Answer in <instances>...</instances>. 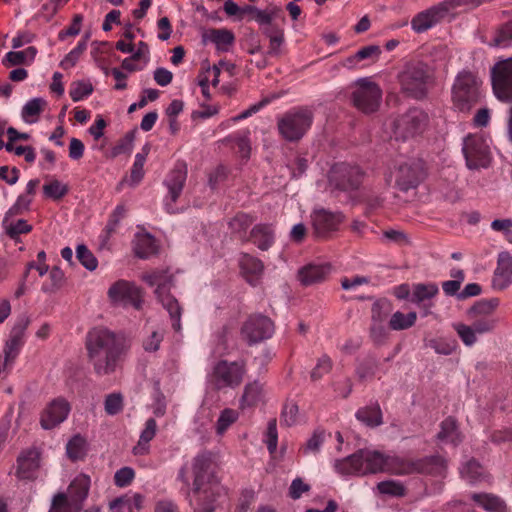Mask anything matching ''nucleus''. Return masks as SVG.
<instances>
[{
    "label": "nucleus",
    "instance_id": "1",
    "mask_svg": "<svg viewBox=\"0 0 512 512\" xmlns=\"http://www.w3.org/2000/svg\"><path fill=\"white\" fill-rule=\"evenodd\" d=\"M86 349L94 371L99 376L113 373L124 351L116 335L104 328H95L88 333Z\"/></svg>",
    "mask_w": 512,
    "mask_h": 512
},
{
    "label": "nucleus",
    "instance_id": "2",
    "mask_svg": "<svg viewBox=\"0 0 512 512\" xmlns=\"http://www.w3.org/2000/svg\"><path fill=\"white\" fill-rule=\"evenodd\" d=\"M335 469L343 475H366L378 472L401 475L402 458L386 456L379 451L360 449L356 453L336 461Z\"/></svg>",
    "mask_w": 512,
    "mask_h": 512
},
{
    "label": "nucleus",
    "instance_id": "3",
    "mask_svg": "<svg viewBox=\"0 0 512 512\" xmlns=\"http://www.w3.org/2000/svg\"><path fill=\"white\" fill-rule=\"evenodd\" d=\"M400 91L407 97L422 100L434 82L433 69L422 61L406 63L398 74Z\"/></svg>",
    "mask_w": 512,
    "mask_h": 512
},
{
    "label": "nucleus",
    "instance_id": "4",
    "mask_svg": "<svg viewBox=\"0 0 512 512\" xmlns=\"http://www.w3.org/2000/svg\"><path fill=\"white\" fill-rule=\"evenodd\" d=\"M192 472L194 475L193 493L198 496V501L216 500L222 487L214 472L212 453L204 451L194 457Z\"/></svg>",
    "mask_w": 512,
    "mask_h": 512
},
{
    "label": "nucleus",
    "instance_id": "5",
    "mask_svg": "<svg viewBox=\"0 0 512 512\" xmlns=\"http://www.w3.org/2000/svg\"><path fill=\"white\" fill-rule=\"evenodd\" d=\"M149 286H156L155 294L162 306L168 311L172 320V327L175 331L181 329L182 308L177 299L170 294V289L174 286V276L164 269H156L142 276Z\"/></svg>",
    "mask_w": 512,
    "mask_h": 512
},
{
    "label": "nucleus",
    "instance_id": "6",
    "mask_svg": "<svg viewBox=\"0 0 512 512\" xmlns=\"http://www.w3.org/2000/svg\"><path fill=\"white\" fill-rule=\"evenodd\" d=\"M481 80L471 71L458 73L452 86V102L461 112H469L481 100Z\"/></svg>",
    "mask_w": 512,
    "mask_h": 512
},
{
    "label": "nucleus",
    "instance_id": "7",
    "mask_svg": "<svg viewBox=\"0 0 512 512\" xmlns=\"http://www.w3.org/2000/svg\"><path fill=\"white\" fill-rule=\"evenodd\" d=\"M314 119L313 110L309 107H297L286 112L278 119L279 134L289 142H297L310 129Z\"/></svg>",
    "mask_w": 512,
    "mask_h": 512
},
{
    "label": "nucleus",
    "instance_id": "8",
    "mask_svg": "<svg viewBox=\"0 0 512 512\" xmlns=\"http://www.w3.org/2000/svg\"><path fill=\"white\" fill-rule=\"evenodd\" d=\"M364 178L365 172L361 167L342 162L331 168L329 184L335 190L350 193L360 188Z\"/></svg>",
    "mask_w": 512,
    "mask_h": 512
},
{
    "label": "nucleus",
    "instance_id": "9",
    "mask_svg": "<svg viewBox=\"0 0 512 512\" xmlns=\"http://www.w3.org/2000/svg\"><path fill=\"white\" fill-rule=\"evenodd\" d=\"M245 373L244 361L220 360L213 367L210 382L217 390L236 388L242 383Z\"/></svg>",
    "mask_w": 512,
    "mask_h": 512
},
{
    "label": "nucleus",
    "instance_id": "10",
    "mask_svg": "<svg viewBox=\"0 0 512 512\" xmlns=\"http://www.w3.org/2000/svg\"><path fill=\"white\" fill-rule=\"evenodd\" d=\"M274 322L266 315L251 314L242 324L240 334L249 346L258 344L272 337Z\"/></svg>",
    "mask_w": 512,
    "mask_h": 512
},
{
    "label": "nucleus",
    "instance_id": "11",
    "mask_svg": "<svg viewBox=\"0 0 512 512\" xmlns=\"http://www.w3.org/2000/svg\"><path fill=\"white\" fill-rule=\"evenodd\" d=\"M492 90L502 102H512V57L500 60L491 68Z\"/></svg>",
    "mask_w": 512,
    "mask_h": 512
},
{
    "label": "nucleus",
    "instance_id": "12",
    "mask_svg": "<svg viewBox=\"0 0 512 512\" xmlns=\"http://www.w3.org/2000/svg\"><path fill=\"white\" fill-rule=\"evenodd\" d=\"M357 88L352 93V101L354 106L363 113L375 112L380 104L382 91L377 83L368 78L358 79Z\"/></svg>",
    "mask_w": 512,
    "mask_h": 512
},
{
    "label": "nucleus",
    "instance_id": "13",
    "mask_svg": "<svg viewBox=\"0 0 512 512\" xmlns=\"http://www.w3.org/2000/svg\"><path fill=\"white\" fill-rule=\"evenodd\" d=\"M462 151L469 169L486 168L489 166V147L482 137L477 135H468L465 137Z\"/></svg>",
    "mask_w": 512,
    "mask_h": 512
},
{
    "label": "nucleus",
    "instance_id": "14",
    "mask_svg": "<svg viewBox=\"0 0 512 512\" xmlns=\"http://www.w3.org/2000/svg\"><path fill=\"white\" fill-rule=\"evenodd\" d=\"M395 187L402 192L416 189L425 179L423 164L419 161L405 162L396 167L393 172Z\"/></svg>",
    "mask_w": 512,
    "mask_h": 512
},
{
    "label": "nucleus",
    "instance_id": "15",
    "mask_svg": "<svg viewBox=\"0 0 512 512\" xmlns=\"http://www.w3.org/2000/svg\"><path fill=\"white\" fill-rule=\"evenodd\" d=\"M427 115L417 108L410 109L394 121V134L397 138L408 139L422 133Z\"/></svg>",
    "mask_w": 512,
    "mask_h": 512
},
{
    "label": "nucleus",
    "instance_id": "16",
    "mask_svg": "<svg viewBox=\"0 0 512 512\" xmlns=\"http://www.w3.org/2000/svg\"><path fill=\"white\" fill-rule=\"evenodd\" d=\"M110 300L124 307L132 306L140 310L143 303L142 291L134 283L118 280L108 290Z\"/></svg>",
    "mask_w": 512,
    "mask_h": 512
},
{
    "label": "nucleus",
    "instance_id": "17",
    "mask_svg": "<svg viewBox=\"0 0 512 512\" xmlns=\"http://www.w3.org/2000/svg\"><path fill=\"white\" fill-rule=\"evenodd\" d=\"M446 470V460L440 455L427 456L420 459L402 458L401 475L414 473L442 475Z\"/></svg>",
    "mask_w": 512,
    "mask_h": 512
},
{
    "label": "nucleus",
    "instance_id": "18",
    "mask_svg": "<svg viewBox=\"0 0 512 512\" xmlns=\"http://www.w3.org/2000/svg\"><path fill=\"white\" fill-rule=\"evenodd\" d=\"M345 216L341 212H331L324 208L315 209L311 214L314 234L318 238H325L329 233L338 230Z\"/></svg>",
    "mask_w": 512,
    "mask_h": 512
},
{
    "label": "nucleus",
    "instance_id": "19",
    "mask_svg": "<svg viewBox=\"0 0 512 512\" xmlns=\"http://www.w3.org/2000/svg\"><path fill=\"white\" fill-rule=\"evenodd\" d=\"M70 412V404L64 398L52 400L43 410L40 424L43 429H53L62 423Z\"/></svg>",
    "mask_w": 512,
    "mask_h": 512
},
{
    "label": "nucleus",
    "instance_id": "20",
    "mask_svg": "<svg viewBox=\"0 0 512 512\" xmlns=\"http://www.w3.org/2000/svg\"><path fill=\"white\" fill-rule=\"evenodd\" d=\"M30 323L26 315L20 316L14 324L4 347L5 363L13 361L24 344L25 331Z\"/></svg>",
    "mask_w": 512,
    "mask_h": 512
},
{
    "label": "nucleus",
    "instance_id": "21",
    "mask_svg": "<svg viewBox=\"0 0 512 512\" xmlns=\"http://www.w3.org/2000/svg\"><path fill=\"white\" fill-rule=\"evenodd\" d=\"M40 453L37 449H28L17 458L16 476L20 480H33L40 466Z\"/></svg>",
    "mask_w": 512,
    "mask_h": 512
},
{
    "label": "nucleus",
    "instance_id": "22",
    "mask_svg": "<svg viewBox=\"0 0 512 512\" xmlns=\"http://www.w3.org/2000/svg\"><path fill=\"white\" fill-rule=\"evenodd\" d=\"M329 263H309L298 271L299 281L305 285H313L326 279L331 272Z\"/></svg>",
    "mask_w": 512,
    "mask_h": 512
},
{
    "label": "nucleus",
    "instance_id": "23",
    "mask_svg": "<svg viewBox=\"0 0 512 512\" xmlns=\"http://www.w3.org/2000/svg\"><path fill=\"white\" fill-rule=\"evenodd\" d=\"M90 482L89 476L79 474L68 486L66 494L77 509H83L84 501L88 497Z\"/></svg>",
    "mask_w": 512,
    "mask_h": 512
},
{
    "label": "nucleus",
    "instance_id": "24",
    "mask_svg": "<svg viewBox=\"0 0 512 512\" xmlns=\"http://www.w3.org/2000/svg\"><path fill=\"white\" fill-rule=\"evenodd\" d=\"M512 278V255L509 252H501L498 255L497 267L494 272L493 286L498 289H505Z\"/></svg>",
    "mask_w": 512,
    "mask_h": 512
},
{
    "label": "nucleus",
    "instance_id": "25",
    "mask_svg": "<svg viewBox=\"0 0 512 512\" xmlns=\"http://www.w3.org/2000/svg\"><path fill=\"white\" fill-rule=\"evenodd\" d=\"M245 241H251L260 250L267 251L275 242L274 229L271 224H257L251 229Z\"/></svg>",
    "mask_w": 512,
    "mask_h": 512
},
{
    "label": "nucleus",
    "instance_id": "26",
    "mask_svg": "<svg viewBox=\"0 0 512 512\" xmlns=\"http://www.w3.org/2000/svg\"><path fill=\"white\" fill-rule=\"evenodd\" d=\"M239 263L247 282L253 286L257 285L260 277L263 274V262L250 254H243Z\"/></svg>",
    "mask_w": 512,
    "mask_h": 512
},
{
    "label": "nucleus",
    "instance_id": "27",
    "mask_svg": "<svg viewBox=\"0 0 512 512\" xmlns=\"http://www.w3.org/2000/svg\"><path fill=\"white\" fill-rule=\"evenodd\" d=\"M262 33L269 39V48L267 53L271 56L280 54V48L285 42V31L283 25L276 22L260 25Z\"/></svg>",
    "mask_w": 512,
    "mask_h": 512
},
{
    "label": "nucleus",
    "instance_id": "28",
    "mask_svg": "<svg viewBox=\"0 0 512 512\" xmlns=\"http://www.w3.org/2000/svg\"><path fill=\"white\" fill-rule=\"evenodd\" d=\"M187 178V169L185 165L178 164L175 168L169 173L167 179L165 180V185L169 190V195L172 202H176L179 198L185 181Z\"/></svg>",
    "mask_w": 512,
    "mask_h": 512
},
{
    "label": "nucleus",
    "instance_id": "29",
    "mask_svg": "<svg viewBox=\"0 0 512 512\" xmlns=\"http://www.w3.org/2000/svg\"><path fill=\"white\" fill-rule=\"evenodd\" d=\"M202 41L204 44L210 41L216 45L218 50L228 51V48L232 46L235 41V36L234 33L228 29L212 28L203 34Z\"/></svg>",
    "mask_w": 512,
    "mask_h": 512
},
{
    "label": "nucleus",
    "instance_id": "30",
    "mask_svg": "<svg viewBox=\"0 0 512 512\" xmlns=\"http://www.w3.org/2000/svg\"><path fill=\"white\" fill-rule=\"evenodd\" d=\"M441 9L433 7L422 11L411 20L412 29L417 33H423L433 27L439 21Z\"/></svg>",
    "mask_w": 512,
    "mask_h": 512
},
{
    "label": "nucleus",
    "instance_id": "31",
    "mask_svg": "<svg viewBox=\"0 0 512 512\" xmlns=\"http://www.w3.org/2000/svg\"><path fill=\"white\" fill-rule=\"evenodd\" d=\"M356 418L368 427H377L383 423L382 411L378 403L362 407L356 412Z\"/></svg>",
    "mask_w": 512,
    "mask_h": 512
},
{
    "label": "nucleus",
    "instance_id": "32",
    "mask_svg": "<svg viewBox=\"0 0 512 512\" xmlns=\"http://www.w3.org/2000/svg\"><path fill=\"white\" fill-rule=\"evenodd\" d=\"M440 441L450 442L457 445L462 441L460 432L458 431L457 422L454 418L448 417L442 421L440 431L437 434Z\"/></svg>",
    "mask_w": 512,
    "mask_h": 512
},
{
    "label": "nucleus",
    "instance_id": "33",
    "mask_svg": "<svg viewBox=\"0 0 512 512\" xmlns=\"http://www.w3.org/2000/svg\"><path fill=\"white\" fill-rule=\"evenodd\" d=\"M472 500L489 512H503L505 503L499 497L489 493H474Z\"/></svg>",
    "mask_w": 512,
    "mask_h": 512
},
{
    "label": "nucleus",
    "instance_id": "34",
    "mask_svg": "<svg viewBox=\"0 0 512 512\" xmlns=\"http://www.w3.org/2000/svg\"><path fill=\"white\" fill-rule=\"evenodd\" d=\"M498 305L499 300L497 298L479 300L469 308L467 316L469 318L493 317V313Z\"/></svg>",
    "mask_w": 512,
    "mask_h": 512
},
{
    "label": "nucleus",
    "instance_id": "35",
    "mask_svg": "<svg viewBox=\"0 0 512 512\" xmlns=\"http://www.w3.org/2000/svg\"><path fill=\"white\" fill-rule=\"evenodd\" d=\"M135 254L137 257L141 259H147L150 256L157 253V246L155 238L146 233L143 235H138L136 239V244L134 248Z\"/></svg>",
    "mask_w": 512,
    "mask_h": 512
},
{
    "label": "nucleus",
    "instance_id": "36",
    "mask_svg": "<svg viewBox=\"0 0 512 512\" xmlns=\"http://www.w3.org/2000/svg\"><path fill=\"white\" fill-rule=\"evenodd\" d=\"M256 219L247 213L239 212L230 221L229 228L233 233L239 235L240 239L245 241L247 229L254 223Z\"/></svg>",
    "mask_w": 512,
    "mask_h": 512
},
{
    "label": "nucleus",
    "instance_id": "37",
    "mask_svg": "<svg viewBox=\"0 0 512 512\" xmlns=\"http://www.w3.org/2000/svg\"><path fill=\"white\" fill-rule=\"evenodd\" d=\"M157 430V423L154 418H149L145 423V428L141 432L138 445L133 448L135 455L145 454L148 450V443L154 438Z\"/></svg>",
    "mask_w": 512,
    "mask_h": 512
},
{
    "label": "nucleus",
    "instance_id": "38",
    "mask_svg": "<svg viewBox=\"0 0 512 512\" xmlns=\"http://www.w3.org/2000/svg\"><path fill=\"white\" fill-rule=\"evenodd\" d=\"M439 292V288L435 283H418L413 286L411 302L420 304L425 300L435 297Z\"/></svg>",
    "mask_w": 512,
    "mask_h": 512
},
{
    "label": "nucleus",
    "instance_id": "39",
    "mask_svg": "<svg viewBox=\"0 0 512 512\" xmlns=\"http://www.w3.org/2000/svg\"><path fill=\"white\" fill-rule=\"evenodd\" d=\"M416 319V312H409L408 314H404L400 311H397L391 316L389 327L395 331L405 330L412 327L415 324Z\"/></svg>",
    "mask_w": 512,
    "mask_h": 512
},
{
    "label": "nucleus",
    "instance_id": "40",
    "mask_svg": "<svg viewBox=\"0 0 512 512\" xmlns=\"http://www.w3.org/2000/svg\"><path fill=\"white\" fill-rule=\"evenodd\" d=\"M67 456L72 461L82 460L86 455V441L80 435H75L66 446Z\"/></svg>",
    "mask_w": 512,
    "mask_h": 512
},
{
    "label": "nucleus",
    "instance_id": "41",
    "mask_svg": "<svg viewBox=\"0 0 512 512\" xmlns=\"http://www.w3.org/2000/svg\"><path fill=\"white\" fill-rule=\"evenodd\" d=\"M144 497L141 494H135L133 498L129 497H118L110 502L109 507L111 510L121 509L127 507L129 512H133V509L141 510L143 507Z\"/></svg>",
    "mask_w": 512,
    "mask_h": 512
},
{
    "label": "nucleus",
    "instance_id": "42",
    "mask_svg": "<svg viewBox=\"0 0 512 512\" xmlns=\"http://www.w3.org/2000/svg\"><path fill=\"white\" fill-rule=\"evenodd\" d=\"M392 311V305L387 299L376 300L371 308V323H385Z\"/></svg>",
    "mask_w": 512,
    "mask_h": 512
},
{
    "label": "nucleus",
    "instance_id": "43",
    "mask_svg": "<svg viewBox=\"0 0 512 512\" xmlns=\"http://www.w3.org/2000/svg\"><path fill=\"white\" fill-rule=\"evenodd\" d=\"M88 38L89 34H86L85 37L78 42L77 46L65 56V58L60 62V67L62 69L67 70L76 65L80 56L87 48Z\"/></svg>",
    "mask_w": 512,
    "mask_h": 512
},
{
    "label": "nucleus",
    "instance_id": "44",
    "mask_svg": "<svg viewBox=\"0 0 512 512\" xmlns=\"http://www.w3.org/2000/svg\"><path fill=\"white\" fill-rule=\"evenodd\" d=\"M49 512H81L77 509L64 492H59L53 496Z\"/></svg>",
    "mask_w": 512,
    "mask_h": 512
},
{
    "label": "nucleus",
    "instance_id": "45",
    "mask_svg": "<svg viewBox=\"0 0 512 512\" xmlns=\"http://www.w3.org/2000/svg\"><path fill=\"white\" fill-rule=\"evenodd\" d=\"M512 43V19L498 27L492 45L507 47Z\"/></svg>",
    "mask_w": 512,
    "mask_h": 512
},
{
    "label": "nucleus",
    "instance_id": "46",
    "mask_svg": "<svg viewBox=\"0 0 512 512\" xmlns=\"http://www.w3.org/2000/svg\"><path fill=\"white\" fill-rule=\"evenodd\" d=\"M381 54V49L377 45H368L363 48H361L359 51H357L354 55L348 57L346 59L347 66L351 67L356 62L368 59V58H378Z\"/></svg>",
    "mask_w": 512,
    "mask_h": 512
},
{
    "label": "nucleus",
    "instance_id": "47",
    "mask_svg": "<svg viewBox=\"0 0 512 512\" xmlns=\"http://www.w3.org/2000/svg\"><path fill=\"white\" fill-rule=\"evenodd\" d=\"M31 203L32 197H28L26 195L18 196L15 204L5 213L2 223H7V220H10L12 217L29 211Z\"/></svg>",
    "mask_w": 512,
    "mask_h": 512
},
{
    "label": "nucleus",
    "instance_id": "48",
    "mask_svg": "<svg viewBox=\"0 0 512 512\" xmlns=\"http://www.w3.org/2000/svg\"><path fill=\"white\" fill-rule=\"evenodd\" d=\"M298 413L299 408L297 403L294 401H286L281 412V424L287 427L295 425L298 421Z\"/></svg>",
    "mask_w": 512,
    "mask_h": 512
},
{
    "label": "nucleus",
    "instance_id": "49",
    "mask_svg": "<svg viewBox=\"0 0 512 512\" xmlns=\"http://www.w3.org/2000/svg\"><path fill=\"white\" fill-rule=\"evenodd\" d=\"M76 257L79 262L89 271L95 270L98 266L96 257L84 244L77 246Z\"/></svg>",
    "mask_w": 512,
    "mask_h": 512
},
{
    "label": "nucleus",
    "instance_id": "50",
    "mask_svg": "<svg viewBox=\"0 0 512 512\" xmlns=\"http://www.w3.org/2000/svg\"><path fill=\"white\" fill-rule=\"evenodd\" d=\"M3 226L6 234L13 240H16L20 234L29 233L32 230V226L24 219H19L15 223L7 220V223H3Z\"/></svg>",
    "mask_w": 512,
    "mask_h": 512
},
{
    "label": "nucleus",
    "instance_id": "51",
    "mask_svg": "<svg viewBox=\"0 0 512 512\" xmlns=\"http://www.w3.org/2000/svg\"><path fill=\"white\" fill-rule=\"evenodd\" d=\"M359 202L365 205L364 215L369 217L383 207L384 198L379 194H363Z\"/></svg>",
    "mask_w": 512,
    "mask_h": 512
},
{
    "label": "nucleus",
    "instance_id": "52",
    "mask_svg": "<svg viewBox=\"0 0 512 512\" xmlns=\"http://www.w3.org/2000/svg\"><path fill=\"white\" fill-rule=\"evenodd\" d=\"M124 407V400L121 393H111L105 397L104 410L110 415L114 416L119 414Z\"/></svg>",
    "mask_w": 512,
    "mask_h": 512
},
{
    "label": "nucleus",
    "instance_id": "53",
    "mask_svg": "<svg viewBox=\"0 0 512 512\" xmlns=\"http://www.w3.org/2000/svg\"><path fill=\"white\" fill-rule=\"evenodd\" d=\"M378 366L379 363L377 359L373 356H368L357 367V375L361 380L372 378L375 375Z\"/></svg>",
    "mask_w": 512,
    "mask_h": 512
},
{
    "label": "nucleus",
    "instance_id": "54",
    "mask_svg": "<svg viewBox=\"0 0 512 512\" xmlns=\"http://www.w3.org/2000/svg\"><path fill=\"white\" fill-rule=\"evenodd\" d=\"M93 92V85L90 82L75 81L71 84L69 95L74 102L82 100Z\"/></svg>",
    "mask_w": 512,
    "mask_h": 512
},
{
    "label": "nucleus",
    "instance_id": "55",
    "mask_svg": "<svg viewBox=\"0 0 512 512\" xmlns=\"http://www.w3.org/2000/svg\"><path fill=\"white\" fill-rule=\"evenodd\" d=\"M261 387L258 382L249 383L244 388L241 406H253L260 399Z\"/></svg>",
    "mask_w": 512,
    "mask_h": 512
},
{
    "label": "nucleus",
    "instance_id": "56",
    "mask_svg": "<svg viewBox=\"0 0 512 512\" xmlns=\"http://www.w3.org/2000/svg\"><path fill=\"white\" fill-rule=\"evenodd\" d=\"M46 105V101L42 98H33L29 100L22 109V117L29 122V117H37L41 114Z\"/></svg>",
    "mask_w": 512,
    "mask_h": 512
},
{
    "label": "nucleus",
    "instance_id": "57",
    "mask_svg": "<svg viewBox=\"0 0 512 512\" xmlns=\"http://www.w3.org/2000/svg\"><path fill=\"white\" fill-rule=\"evenodd\" d=\"M43 192L46 197L59 200L68 193V187L58 180H53L49 184H45L43 186Z\"/></svg>",
    "mask_w": 512,
    "mask_h": 512
},
{
    "label": "nucleus",
    "instance_id": "58",
    "mask_svg": "<svg viewBox=\"0 0 512 512\" xmlns=\"http://www.w3.org/2000/svg\"><path fill=\"white\" fill-rule=\"evenodd\" d=\"M377 488L381 494L401 497L405 495L404 486L396 481L387 480L379 482Z\"/></svg>",
    "mask_w": 512,
    "mask_h": 512
},
{
    "label": "nucleus",
    "instance_id": "59",
    "mask_svg": "<svg viewBox=\"0 0 512 512\" xmlns=\"http://www.w3.org/2000/svg\"><path fill=\"white\" fill-rule=\"evenodd\" d=\"M461 473L463 477L468 479L470 482H476L480 480L483 475V468L476 460L471 459L463 467Z\"/></svg>",
    "mask_w": 512,
    "mask_h": 512
},
{
    "label": "nucleus",
    "instance_id": "60",
    "mask_svg": "<svg viewBox=\"0 0 512 512\" xmlns=\"http://www.w3.org/2000/svg\"><path fill=\"white\" fill-rule=\"evenodd\" d=\"M470 319L472 320V327L479 334L491 332L497 324V319L494 317H475Z\"/></svg>",
    "mask_w": 512,
    "mask_h": 512
},
{
    "label": "nucleus",
    "instance_id": "61",
    "mask_svg": "<svg viewBox=\"0 0 512 512\" xmlns=\"http://www.w3.org/2000/svg\"><path fill=\"white\" fill-rule=\"evenodd\" d=\"M146 161V154H136L135 161L130 172L131 185H137L144 176V164Z\"/></svg>",
    "mask_w": 512,
    "mask_h": 512
},
{
    "label": "nucleus",
    "instance_id": "62",
    "mask_svg": "<svg viewBox=\"0 0 512 512\" xmlns=\"http://www.w3.org/2000/svg\"><path fill=\"white\" fill-rule=\"evenodd\" d=\"M126 214V208L124 205H118L112 214L110 215V218L108 220V223L105 228L106 232V238H109L112 233L115 232L116 227L118 226L121 219L125 217Z\"/></svg>",
    "mask_w": 512,
    "mask_h": 512
},
{
    "label": "nucleus",
    "instance_id": "63",
    "mask_svg": "<svg viewBox=\"0 0 512 512\" xmlns=\"http://www.w3.org/2000/svg\"><path fill=\"white\" fill-rule=\"evenodd\" d=\"M454 329L466 346H472L477 341L476 332L472 325L454 324Z\"/></svg>",
    "mask_w": 512,
    "mask_h": 512
},
{
    "label": "nucleus",
    "instance_id": "64",
    "mask_svg": "<svg viewBox=\"0 0 512 512\" xmlns=\"http://www.w3.org/2000/svg\"><path fill=\"white\" fill-rule=\"evenodd\" d=\"M332 369V360L328 355L319 358L316 367L311 372L312 380H319Z\"/></svg>",
    "mask_w": 512,
    "mask_h": 512
}]
</instances>
